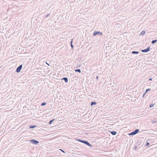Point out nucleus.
<instances>
[{
	"label": "nucleus",
	"instance_id": "f257e3e1",
	"mask_svg": "<svg viewBox=\"0 0 157 157\" xmlns=\"http://www.w3.org/2000/svg\"><path fill=\"white\" fill-rule=\"evenodd\" d=\"M139 129H136L133 131L132 132L129 134V135H134L136 134L139 132Z\"/></svg>",
	"mask_w": 157,
	"mask_h": 157
},
{
	"label": "nucleus",
	"instance_id": "f03ea898",
	"mask_svg": "<svg viewBox=\"0 0 157 157\" xmlns=\"http://www.w3.org/2000/svg\"><path fill=\"white\" fill-rule=\"evenodd\" d=\"M29 142L34 144H37L39 143V142L36 140L31 139L29 141Z\"/></svg>",
	"mask_w": 157,
	"mask_h": 157
},
{
	"label": "nucleus",
	"instance_id": "7ed1b4c3",
	"mask_svg": "<svg viewBox=\"0 0 157 157\" xmlns=\"http://www.w3.org/2000/svg\"><path fill=\"white\" fill-rule=\"evenodd\" d=\"M97 34L102 36L103 35V33L102 32H100L94 31L93 34V35L94 36H96Z\"/></svg>",
	"mask_w": 157,
	"mask_h": 157
},
{
	"label": "nucleus",
	"instance_id": "20e7f679",
	"mask_svg": "<svg viewBox=\"0 0 157 157\" xmlns=\"http://www.w3.org/2000/svg\"><path fill=\"white\" fill-rule=\"evenodd\" d=\"M22 65L21 64L16 69V71L17 73H19L20 72L21 70L22 67Z\"/></svg>",
	"mask_w": 157,
	"mask_h": 157
},
{
	"label": "nucleus",
	"instance_id": "39448f33",
	"mask_svg": "<svg viewBox=\"0 0 157 157\" xmlns=\"http://www.w3.org/2000/svg\"><path fill=\"white\" fill-rule=\"evenodd\" d=\"M150 47H148L146 49H144V50H142L141 52H146L149 51L150 50Z\"/></svg>",
	"mask_w": 157,
	"mask_h": 157
},
{
	"label": "nucleus",
	"instance_id": "423d86ee",
	"mask_svg": "<svg viewBox=\"0 0 157 157\" xmlns=\"http://www.w3.org/2000/svg\"><path fill=\"white\" fill-rule=\"evenodd\" d=\"M62 80H64L66 83H67L68 81V79L67 77H64L62 79Z\"/></svg>",
	"mask_w": 157,
	"mask_h": 157
},
{
	"label": "nucleus",
	"instance_id": "0eeeda50",
	"mask_svg": "<svg viewBox=\"0 0 157 157\" xmlns=\"http://www.w3.org/2000/svg\"><path fill=\"white\" fill-rule=\"evenodd\" d=\"M110 132L113 135H115L117 134V132L115 131H110Z\"/></svg>",
	"mask_w": 157,
	"mask_h": 157
},
{
	"label": "nucleus",
	"instance_id": "6e6552de",
	"mask_svg": "<svg viewBox=\"0 0 157 157\" xmlns=\"http://www.w3.org/2000/svg\"><path fill=\"white\" fill-rule=\"evenodd\" d=\"M86 144L87 146H89L90 147H93V146L91 144H90L89 142H88L87 141Z\"/></svg>",
	"mask_w": 157,
	"mask_h": 157
},
{
	"label": "nucleus",
	"instance_id": "1a4fd4ad",
	"mask_svg": "<svg viewBox=\"0 0 157 157\" xmlns=\"http://www.w3.org/2000/svg\"><path fill=\"white\" fill-rule=\"evenodd\" d=\"M97 104L96 102L95 101H93L91 102V106H92L93 105H95Z\"/></svg>",
	"mask_w": 157,
	"mask_h": 157
},
{
	"label": "nucleus",
	"instance_id": "9d476101",
	"mask_svg": "<svg viewBox=\"0 0 157 157\" xmlns=\"http://www.w3.org/2000/svg\"><path fill=\"white\" fill-rule=\"evenodd\" d=\"M145 33V32L144 31H142L140 34V35H144Z\"/></svg>",
	"mask_w": 157,
	"mask_h": 157
},
{
	"label": "nucleus",
	"instance_id": "9b49d317",
	"mask_svg": "<svg viewBox=\"0 0 157 157\" xmlns=\"http://www.w3.org/2000/svg\"><path fill=\"white\" fill-rule=\"evenodd\" d=\"M132 53L133 54H138L139 53V52L137 51H133L132 52Z\"/></svg>",
	"mask_w": 157,
	"mask_h": 157
},
{
	"label": "nucleus",
	"instance_id": "f8f14e48",
	"mask_svg": "<svg viewBox=\"0 0 157 157\" xmlns=\"http://www.w3.org/2000/svg\"><path fill=\"white\" fill-rule=\"evenodd\" d=\"M75 72H78L79 73L81 72V70L79 69H77L75 70Z\"/></svg>",
	"mask_w": 157,
	"mask_h": 157
},
{
	"label": "nucleus",
	"instance_id": "ddd939ff",
	"mask_svg": "<svg viewBox=\"0 0 157 157\" xmlns=\"http://www.w3.org/2000/svg\"><path fill=\"white\" fill-rule=\"evenodd\" d=\"M36 125H31L30 126V128H34L36 127Z\"/></svg>",
	"mask_w": 157,
	"mask_h": 157
},
{
	"label": "nucleus",
	"instance_id": "4468645a",
	"mask_svg": "<svg viewBox=\"0 0 157 157\" xmlns=\"http://www.w3.org/2000/svg\"><path fill=\"white\" fill-rule=\"evenodd\" d=\"M157 41V39L156 40H153L152 41L151 43L152 44H154Z\"/></svg>",
	"mask_w": 157,
	"mask_h": 157
},
{
	"label": "nucleus",
	"instance_id": "2eb2a0df",
	"mask_svg": "<svg viewBox=\"0 0 157 157\" xmlns=\"http://www.w3.org/2000/svg\"><path fill=\"white\" fill-rule=\"evenodd\" d=\"M77 140L78 141H79V142H80L82 143H83V141H84V140H81V139H79Z\"/></svg>",
	"mask_w": 157,
	"mask_h": 157
},
{
	"label": "nucleus",
	"instance_id": "dca6fc26",
	"mask_svg": "<svg viewBox=\"0 0 157 157\" xmlns=\"http://www.w3.org/2000/svg\"><path fill=\"white\" fill-rule=\"evenodd\" d=\"M55 120V119H53L52 120H50L49 123H48V124H52V122Z\"/></svg>",
	"mask_w": 157,
	"mask_h": 157
},
{
	"label": "nucleus",
	"instance_id": "f3484780",
	"mask_svg": "<svg viewBox=\"0 0 157 157\" xmlns=\"http://www.w3.org/2000/svg\"><path fill=\"white\" fill-rule=\"evenodd\" d=\"M9 34V32H6V33L5 34V36H6V37H8V38H9V36H8V34Z\"/></svg>",
	"mask_w": 157,
	"mask_h": 157
},
{
	"label": "nucleus",
	"instance_id": "a211bd4d",
	"mask_svg": "<svg viewBox=\"0 0 157 157\" xmlns=\"http://www.w3.org/2000/svg\"><path fill=\"white\" fill-rule=\"evenodd\" d=\"M151 90V89H150V88L147 89L146 90V91L145 92V93H146L147 92H148L149 91H150Z\"/></svg>",
	"mask_w": 157,
	"mask_h": 157
},
{
	"label": "nucleus",
	"instance_id": "6ab92c4d",
	"mask_svg": "<svg viewBox=\"0 0 157 157\" xmlns=\"http://www.w3.org/2000/svg\"><path fill=\"white\" fill-rule=\"evenodd\" d=\"M46 102H44L42 103L41 104V105L42 106H43L46 105Z\"/></svg>",
	"mask_w": 157,
	"mask_h": 157
},
{
	"label": "nucleus",
	"instance_id": "aec40b11",
	"mask_svg": "<svg viewBox=\"0 0 157 157\" xmlns=\"http://www.w3.org/2000/svg\"><path fill=\"white\" fill-rule=\"evenodd\" d=\"M150 144L148 142H147L146 144H145V146H148Z\"/></svg>",
	"mask_w": 157,
	"mask_h": 157
},
{
	"label": "nucleus",
	"instance_id": "412c9836",
	"mask_svg": "<svg viewBox=\"0 0 157 157\" xmlns=\"http://www.w3.org/2000/svg\"><path fill=\"white\" fill-rule=\"evenodd\" d=\"M154 104H150V107H153L154 106Z\"/></svg>",
	"mask_w": 157,
	"mask_h": 157
},
{
	"label": "nucleus",
	"instance_id": "4be33fe9",
	"mask_svg": "<svg viewBox=\"0 0 157 157\" xmlns=\"http://www.w3.org/2000/svg\"><path fill=\"white\" fill-rule=\"evenodd\" d=\"M73 39H72L71 40V42H70L71 44H72V43L73 42Z\"/></svg>",
	"mask_w": 157,
	"mask_h": 157
},
{
	"label": "nucleus",
	"instance_id": "5701e85b",
	"mask_svg": "<svg viewBox=\"0 0 157 157\" xmlns=\"http://www.w3.org/2000/svg\"><path fill=\"white\" fill-rule=\"evenodd\" d=\"M87 142V141L86 140H84L83 142V143L86 144Z\"/></svg>",
	"mask_w": 157,
	"mask_h": 157
},
{
	"label": "nucleus",
	"instance_id": "b1692460",
	"mask_svg": "<svg viewBox=\"0 0 157 157\" xmlns=\"http://www.w3.org/2000/svg\"><path fill=\"white\" fill-rule=\"evenodd\" d=\"M49 15H50V14H49H49H47L46 16H45V17H47L48 16H49Z\"/></svg>",
	"mask_w": 157,
	"mask_h": 157
},
{
	"label": "nucleus",
	"instance_id": "393cba45",
	"mask_svg": "<svg viewBox=\"0 0 157 157\" xmlns=\"http://www.w3.org/2000/svg\"><path fill=\"white\" fill-rule=\"evenodd\" d=\"M60 150L63 152L64 153H65V151L63 150H62L61 149H60Z\"/></svg>",
	"mask_w": 157,
	"mask_h": 157
},
{
	"label": "nucleus",
	"instance_id": "a878e982",
	"mask_svg": "<svg viewBox=\"0 0 157 157\" xmlns=\"http://www.w3.org/2000/svg\"><path fill=\"white\" fill-rule=\"evenodd\" d=\"M146 93H145V92L144 93V94L143 95V97L144 98V96L145 95V94H146Z\"/></svg>",
	"mask_w": 157,
	"mask_h": 157
},
{
	"label": "nucleus",
	"instance_id": "bb28decb",
	"mask_svg": "<svg viewBox=\"0 0 157 157\" xmlns=\"http://www.w3.org/2000/svg\"><path fill=\"white\" fill-rule=\"evenodd\" d=\"M71 48H73V47H74L73 45V44H71Z\"/></svg>",
	"mask_w": 157,
	"mask_h": 157
},
{
	"label": "nucleus",
	"instance_id": "cd10ccee",
	"mask_svg": "<svg viewBox=\"0 0 157 157\" xmlns=\"http://www.w3.org/2000/svg\"><path fill=\"white\" fill-rule=\"evenodd\" d=\"M45 63L47 65H48V66H50V65L49 64V63H48L47 62H45Z\"/></svg>",
	"mask_w": 157,
	"mask_h": 157
},
{
	"label": "nucleus",
	"instance_id": "c85d7f7f",
	"mask_svg": "<svg viewBox=\"0 0 157 157\" xmlns=\"http://www.w3.org/2000/svg\"><path fill=\"white\" fill-rule=\"evenodd\" d=\"M152 80V79L151 78H150L149 79H148V81H151Z\"/></svg>",
	"mask_w": 157,
	"mask_h": 157
},
{
	"label": "nucleus",
	"instance_id": "c756f323",
	"mask_svg": "<svg viewBox=\"0 0 157 157\" xmlns=\"http://www.w3.org/2000/svg\"><path fill=\"white\" fill-rule=\"evenodd\" d=\"M137 147V146H135L134 147L135 148V150H136V148Z\"/></svg>",
	"mask_w": 157,
	"mask_h": 157
},
{
	"label": "nucleus",
	"instance_id": "7c9ffc66",
	"mask_svg": "<svg viewBox=\"0 0 157 157\" xmlns=\"http://www.w3.org/2000/svg\"><path fill=\"white\" fill-rule=\"evenodd\" d=\"M96 79H98V76H96Z\"/></svg>",
	"mask_w": 157,
	"mask_h": 157
},
{
	"label": "nucleus",
	"instance_id": "2f4dec72",
	"mask_svg": "<svg viewBox=\"0 0 157 157\" xmlns=\"http://www.w3.org/2000/svg\"><path fill=\"white\" fill-rule=\"evenodd\" d=\"M156 122V121H153V123H155Z\"/></svg>",
	"mask_w": 157,
	"mask_h": 157
}]
</instances>
